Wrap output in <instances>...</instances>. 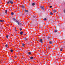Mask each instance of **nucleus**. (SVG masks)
I'll return each instance as SVG.
<instances>
[{"mask_svg":"<svg viewBox=\"0 0 65 65\" xmlns=\"http://www.w3.org/2000/svg\"><path fill=\"white\" fill-rule=\"evenodd\" d=\"M24 40H25V41H27V40H28V39H27L26 38H24Z\"/></svg>","mask_w":65,"mask_h":65,"instance_id":"423d86ee","label":"nucleus"},{"mask_svg":"<svg viewBox=\"0 0 65 65\" xmlns=\"http://www.w3.org/2000/svg\"><path fill=\"white\" fill-rule=\"evenodd\" d=\"M27 6L28 7V6Z\"/></svg>","mask_w":65,"mask_h":65,"instance_id":"a19ab883","label":"nucleus"},{"mask_svg":"<svg viewBox=\"0 0 65 65\" xmlns=\"http://www.w3.org/2000/svg\"><path fill=\"white\" fill-rule=\"evenodd\" d=\"M10 52H13V50H10Z\"/></svg>","mask_w":65,"mask_h":65,"instance_id":"cd10ccee","label":"nucleus"},{"mask_svg":"<svg viewBox=\"0 0 65 65\" xmlns=\"http://www.w3.org/2000/svg\"><path fill=\"white\" fill-rule=\"evenodd\" d=\"M44 21H46L47 20V19H46V18H45L44 19H43Z\"/></svg>","mask_w":65,"mask_h":65,"instance_id":"f8f14e48","label":"nucleus"},{"mask_svg":"<svg viewBox=\"0 0 65 65\" xmlns=\"http://www.w3.org/2000/svg\"><path fill=\"white\" fill-rule=\"evenodd\" d=\"M50 15H53V13L51 12L50 13Z\"/></svg>","mask_w":65,"mask_h":65,"instance_id":"f3484780","label":"nucleus"},{"mask_svg":"<svg viewBox=\"0 0 65 65\" xmlns=\"http://www.w3.org/2000/svg\"><path fill=\"white\" fill-rule=\"evenodd\" d=\"M22 8H25V6L23 5H22Z\"/></svg>","mask_w":65,"mask_h":65,"instance_id":"0eeeda50","label":"nucleus"},{"mask_svg":"<svg viewBox=\"0 0 65 65\" xmlns=\"http://www.w3.org/2000/svg\"><path fill=\"white\" fill-rule=\"evenodd\" d=\"M13 0H11L10 1V3H11V4H13Z\"/></svg>","mask_w":65,"mask_h":65,"instance_id":"f257e3e1","label":"nucleus"},{"mask_svg":"<svg viewBox=\"0 0 65 65\" xmlns=\"http://www.w3.org/2000/svg\"><path fill=\"white\" fill-rule=\"evenodd\" d=\"M10 3V1H8V2L7 3L8 4H9V3Z\"/></svg>","mask_w":65,"mask_h":65,"instance_id":"1a4fd4ad","label":"nucleus"},{"mask_svg":"<svg viewBox=\"0 0 65 65\" xmlns=\"http://www.w3.org/2000/svg\"><path fill=\"white\" fill-rule=\"evenodd\" d=\"M16 29H17V28L16 27H15V30H16Z\"/></svg>","mask_w":65,"mask_h":65,"instance_id":"72a5a7b5","label":"nucleus"},{"mask_svg":"<svg viewBox=\"0 0 65 65\" xmlns=\"http://www.w3.org/2000/svg\"><path fill=\"white\" fill-rule=\"evenodd\" d=\"M15 30V32H17V30Z\"/></svg>","mask_w":65,"mask_h":65,"instance_id":"f704fd0d","label":"nucleus"},{"mask_svg":"<svg viewBox=\"0 0 65 65\" xmlns=\"http://www.w3.org/2000/svg\"><path fill=\"white\" fill-rule=\"evenodd\" d=\"M50 8H52V6H50Z\"/></svg>","mask_w":65,"mask_h":65,"instance_id":"c756f323","label":"nucleus"},{"mask_svg":"<svg viewBox=\"0 0 65 65\" xmlns=\"http://www.w3.org/2000/svg\"><path fill=\"white\" fill-rule=\"evenodd\" d=\"M33 18H35V16H33Z\"/></svg>","mask_w":65,"mask_h":65,"instance_id":"473e14b6","label":"nucleus"},{"mask_svg":"<svg viewBox=\"0 0 65 65\" xmlns=\"http://www.w3.org/2000/svg\"><path fill=\"white\" fill-rule=\"evenodd\" d=\"M9 36L8 35H7L6 36V38H7V39H8V37H9Z\"/></svg>","mask_w":65,"mask_h":65,"instance_id":"a211bd4d","label":"nucleus"},{"mask_svg":"<svg viewBox=\"0 0 65 65\" xmlns=\"http://www.w3.org/2000/svg\"><path fill=\"white\" fill-rule=\"evenodd\" d=\"M43 40L42 39H40L39 40V41L41 42V43H43V42H42V41Z\"/></svg>","mask_w":65,"mask_h":65,"instance_id":"20e7f679","label":"nucleus"},{"mask_svg":"<svg viewBox=\"0 0 65 65\" xmlns=\"http://www.w3.org/2000/svg\"><path fill=\"white\" fill-rule=\"evenodd\" d=\"M24 35H26V34H24Z\"/></svg>","mask_w":65,"mask_h":65,"instance_id":"4c0bfd02","label":"nucleus"},{"mask_svg":"<svg viewBox=\"0 0 65 65\" xmlns=\"http://www.w3.org/2000/svg\"><path fill=\"white\" fill-rule=\"evenodd\" d=\"M7 10H5V13H7Z\"/></svg>","mask_w":65,"mask_h":65,"instance_id":"4be33fe9","label":"nucleus"},{"mask_svg":"<svg viewBox=\"0 0 65 65\" xmlns=\"http://www.w3.org/2000/svg\"><path fill=\"white\" fill-rule=\"evenodd\" d=\"M5 46L6 47H7V46H8V45H7V44H6L5 45Z\"/></svg>","mask_w":65,"mask_h":65,"instance_id":"393cba45","label":"nucleus"},{"mask_svg":"<svg viewBox=\"0 0 65 65\" xmlns=\"http://www.w3.org/2000/svg\"><path fill=\"white\" fill-rule=\"evenodd\" d=\"M40 32H42V30H40Z\"/></svg>","mask_w":65,"mask_h":65,"instance_id":"a878e982","label":"nucleus"},{"mask_svg":"<svg viewBox=\"0 0 65 65\" xmlns=\"http://www.w3.org/2000/svg\"><path fill=\"white\" fill-rule=\"evenodd\" d=\"M52 42H53L52 41H50L49 42V43H50V44H52Z\"/></svg>","mask_w":65,"mask_h":65,"instance_id":"6ab92c4d","label":"nucleus"},{"mask_svg":"<svg viewBox=\"0 0 65 65\" xmlns=\"http://www.w3.org/2000/svg\"><path fill=\"white\" fill-rule=\"evenodd\" d=\"M65 44H64V45H65Z\"/></svg>","mask_w":65,"mask_h":65,"instance_id":"ea45409f","label":"nucleus"},{"mask_svg":"<svg viewBox=\"0 0 65 65\" xmlns=\"http://www.w3.org/2000/svg\"><path fill=\"white\" fill-rule=\"evenodd\" d=\"M53 55H54V54H53Z\"/></svg>","mask_w":65,"mask_h":65,"instance_id":"58836bf2","label":"nucleus"},{"mask_svg":"<svg viewBox=\"0 0 65 65\" xmlns=\"http://www.w3.org/2000/svg\"><path fill=\"white\" fill-rule=\"evenodd\" d=\"M30 59H31V60H32V59H33V57H30Z\"/></svg>","mask_w":65,"mask_h":65,"instance_id":"2eb2a0df","label":"nucleus"},{"mask_svg":"<svg viewBox=\"0 0 65 65\" xmlns=\"http://www.w3.org/2000/svg\"><path fill=\"white\" fill-rule=\"evenodd\" d=\"M57 31H58V30L57 29H55L54 31L55 33H56V32H57Z\"/></svg>","mask_w":65,"mask_h":65,"instance_id":"6e6552de","label":"nucleus"},{"mask_svg":"<svg viewBox=\"0 0 65 65\" xmlns=\"http://www.w3.org/2000/svg\"><path fill=\"white\" fill-rule=\"evenodd\" d=\"M32 6H34V5H35V3H33L32 4Z\"/></svg>","mask_w":65,"mask_h":65,"instance_id":"4468645a","label":"nucleus"},{"mask_svg":"<svg viewBox=\"0 0 65 65\" xmlns=\"http://www.w3.org/2000/svg\"><path fill=\"white\" fill-rule=\"evenodd\" d=\"M50 37H48V39H50Z\"/></svg>","mask_w":65,"mask_h":65,"instance_id":"c85d7f7f","label":"nucleus"},{"mask_svg":"<svg viewBox=\"0 0 65 65\" xmlns=\"http://www.w3.org/2000/svg\"><path fill=\"white\" fill-rule=\"evenodd\" d=\"M40 7L43 10H44V6H41Z\"/></svg>","mask_w":65,"mask_h":65,"instance_id":"f03ea898","label":"nucleus"},{"mask_svg":"<svg viewBox=\"0 0 65 65\" xmlns=\"http://www.w3.org/2000/svg\"><path fill=\"white\" fill-rule=\"evenodd\" d=\"M22 29L21 28H20V31H22Z\"/></svg>","mask_w":65,"mask_h":65,"instance_id":"bb28decb","label":"nucleus"},{"mask_svg":"<svg viewBox=\"0 0 65 65\" xmlns=\"http://www.w3.org/2000/svg\"><path fill=\"white\" fill-rule=\"evenodd\" d=\"M17 57V56H15V58H16Z\"/></svg>","mask_w":65,"mask_h":65,"instance_id":"c9c22d12","label":"nucleus"},{"mask_svg":"<svg viewBox=\"0 0 65 65\" xmlns=\"http://www.w3.org/2000/svg\"><path fill=\"white\" fill-rule=\"evenodd\" d=\"M13 20L14 21L15 20V19L14 18H13Z\"/></svg>","mask_w":65,"mask_h":65,"instance_id":"412c9836","label":"nucleus"},{"mask_svg":"<svg viewBox=\"0 0 65 65\" xmlns=\"http://www.w3.org/2000/svg\"><path fill=\"white\" fill-rule=\"evenodd\" d=\"M53 11L54 12H56V10L55 9H54L53 10Z\"/></svg>","mask_w":65,"mask_h":65,"instance_id":"9b49d317","label":"nucleus"},{"mask_svg":"<svg viewBox=\"0 0 65 65\" xmlns=\"http://www.w3.org/2000/svg\"><path fill=\"white\" fill-rule=\"evenodd\" d=\"M11 15H13V14H14V13H13V12H11Z\"/></svg>","mask_w":65,"mask_h":65,"instance_id":"5701e85b","label":"nucleus"},{"mask_svg":"<svg viewBox=\"0 0 65 65\" xmlns=\"http://www.w3.org/2000/svg\"><path fill=\"white\" fill-rule=\"evenodd\" d=\"M62 50H63V48H61L60 50V51H62Z\"/></svg>","mask_w":65,"mask_h":65,"instance_id":"aec40b11","label":"nucleus"},{"mask_svg":"<svg viewBox=\"0 0 65 65\" xmlns=\"http://www.w3.org/2000/svg\"><path fill=\"white\" fill-rule=\"evenodd\" d=\"M48 48L49 49H51V48L50 47H47L46 48V49L47 50H48Z\"/></svg>","mask_w":65,"mask_h":65,"instance_id":"ddd939ff","label":"nucleus"},{"mask_svg":"<svg viewBox=\"0 0 65 65\" xmlns=\"http://www.w3.org/2000/svg\"><path fill=\"white\" fill-rule=\"evenodd\" d=\"M20 34L21 35H22L23 34V32L21 31L20 32Z\"/></svg>","mask_w":65,"mask_h":65,"instance_id":"39448f33","label":"nucleus"},{"mask_svg":"<svg viewBox=\"0 0 65 65\" xmlns=\"http://www.w3.org/2000/svg\"><path fill=\"white\" fill-rule=\"evenodd\" d=\"M31 53L30 52H29L28 53V54L29 55H31Z\"/></svg>","mask_w":65,"mask_h":65,"instance_id":"b1692460","label":"nucleus"},{"mask_svg":"<svg viewBox=\"0 0 65 65\" xmlns=\"http://www.w3.org/2000/svg\"><path fill=\"white\" fill-rule=\"evenodd\" d=\"M16 23H17V24L18 25H21V23H20L18 21H16Z\"/></svg>","mask_w":65,"mask_h":65,"instance_id":"7ed1b4c3","label":"nucleus"},{"mask_svg":"<svg viewBox=\"0 0 65 65\" xmlns=\"http://www.w3.org/2000/svg\"><path fill=\"white\" fill-rule=\"evenodd\" d=\"M0 22H3V20H0Z\"/></svg>","mask_w":65,"mask_h":65,"instance_id":"7c9ffc66","label":"nucleus"},{"mask_svg":"<svg viewBox=\"0 0 65 65\" xmlns=\"http://www.w3.org/2000/svg\"><path fill=\"white\" fill-rule=\"evenodd\" d=\"M25 44L23 43L22 45V46H24L25 45Z\"/></svg>","mask_w":65,"mask_h":65,"instance_id":"dca6fc26","label":"nucleus"},{"mask_svg":"<svg viewBox=\"0 0 65 65\" xmlns=\"http://www.w3.org/2000/svg\"><path fill=\"white\" fill-rule=\"evenodd\" d=\"M32 40H34V39H33Z\"/></svg>","mask_w":65,"mask_h":65,"instance_id":"e433bc0d","label":"nucleus"},{"mask_svg":"<svg viewBox=\"0 0 65 65\" xmlns=\"http://www.w3.org/2000/svg\"><path fill=\"white\" fill-rule=\"evenodd\" d=\"M65 13V9L63 11Z\"/></svg>","mask_w":65,"mask_h":65,"instance_id":"2f4dec72","label":"nucleus"},{"mask_svg":"<svg viewBox=\"0 0 65 65\" xmlns=\"http://www.w3.org/2000/svg\"><path fill=\"white\" fill-rule=\"evenodd\" d=\"M25 11L26 12H28L29 11L28 10H25Z\"/></svg>","mask_w":65,"mask_h":65,"instance_id":"9d476101","label":"nucleus"}]
</instances>
